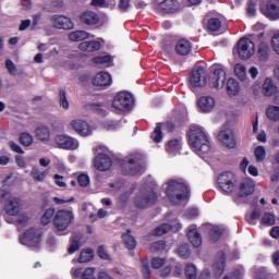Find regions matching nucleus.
<instances>
[{
	"instance_id": "1",
	"label": "nucleus",
	"mask_w": 279,
	"mask_h": 279,
	"mask_svg": "<svg viewBox=\"0 0 279 279\" xmlns=\"http://www.w3.org/2000/svg\"><path fill=\"white\" fill-rule=\"evenodd\" d=\"M189 145L201 158H208L210 156V137H208V134H206L202 126L194 124L190 128Z\"/></svg>"
},
{
	"instance_id": "2",
	"label": "nucleus",
	"mask_w": 279,
	"mask_h": 279,
	"mask_svg": "<svg viewBox=\"0 0 279 279\" xmlns=\"http://www.w3.org/2000/svg\"><path fill=\"white\" fill-rule=\"evenodd\" d=\"M166 195L174 206L189 199V184L183 179H171L165 184Z\"/></svg>"
},
{
	"instance_id": "3",
	"label": "nucleus",
	"mask_w": 279,
	"mask_h": 279,
	"mask_svg": "<svg viewBox=\"0 0 279 279\" xmlns=\"http://www.w3.org/2000/svg\"><path fill=\"white\" fill-rule=\"evenodd\" d=\"M145 172V161L142 155H133L126 159V167L123 169L124 175H141Z\"/></svg>"
},
{
	"instance_id": "4",
	"label": "nucleus",
	"mask_w": 279,
	"mask_h": 279,
	"mask_svg": "<svg viewBox=\"0 0 279 279\" xmlns=\"http://www.w3.org/2000/svg\"><path fill=\"white\" fill-rule=\"evenodd\" d=\"M132 106H134V96L128 92L118 93L112 101V108L117 112H128L132 110Z\"/></svg>"
},
{
	"instance_id": "5",
	"label": "nucleus",
	"mask_w": 279,
	"mask_h": 279,
	"mask_svg": "<svg viewBox=\"0 0 279 279\" xmlns=\"http://www.w3.org/2000/svg\"><path fill=\"white\" fill-rule=\"evenodd\" d=\"M217 182L222 193L230 195V193L236 192V175H234L231 171L219 174Z\"/></svg>"
},
{
	"instance_id": "6",
	"label": "nucleus",
	"mask_w": 279,
	"mask_h": 279,
	"mask_svg": "<svg viewBox=\"0 0 279 279\" xmlns=\"http://www.w3.org/2000/svg\"><path fill=\"white\" fill-rule=\"evenodd\" d=\"M158 199V195L154 190H142L135 197V205L137 208H149V206H154L156 201Z\"/></svg>"
},
{
	"instance_id": "7",
	"label": "nucleus",
	"mask_w": 279,
	"mask_h": 279,
	"mask_svg": "<svg viewBox=\"0 0 279 279\" xmlns=\"http://www.w3.org/2000/svg\"><path fill=\"white\" fill-rule=\"evenodd\" d=\"M256 53L254 41L247 37H243L238 41V56L241 60H250Z\"/></svg>"
},
{
	"instance_id": "8",
	"label": "nucleus",
	"mask_w": 279,
	"mask_h": 279,
	"mask_svg": "<svg viewBox=\"0 0 279 279\" xmlns=\"http://www.w3.org/2000/svg\"><path fill=\"white\" fill-rule=\"evenodd\" d=\"M40 236V230L32 228L20 236V243L21 245H26V247H38Z\"/></svg>"
},
{
	"instance_id": "9",
	"label": "nucleus",
	"mask_w": 279,
	"mask_h": 279,
	"mask_svg": "<svg viewBox=\"0 0 279 279\" xmlns=\"http://www.w3.org/2000/svg\"><path fill=\"white\" fill-rule=\"evenodd\" d=\"M52 223L58 232H64L69 228V223H71V211L64 209L57 211Z\"/></svg>"
},
{
	"instance_id": "10",
	"label": "nucleus",
	"mask_w": 279,
	"mask_h": 279,
	"mask_svg": "<svg viewBox=\"0 0 279 279\" xmlns=\"http://www.w3.org/2000/svg\"><path fill=\"white\" fill-rule=\"evenodd\" d=\"M256 189V184L254 183V180L247 178L243 179L239 186H236L234 194L238 195V197H247L248 195H252Z\"/></svg>"
},
{
	"instance_id": "11",
	"label": "nucleus",
	"mask_w": 279,
	"mask_h": 279,
	"mask_svg": "<svg viewBox=\"0 0 279 279\" xmlns=\"http://www.w3.org/2000/svg\"><path fill=\"white\" fill-rule=\"evenodd\" d=\"M155 8L160 12L173 14L180 10V2L178 0H156Z\"/></svg>"
},
{
	"instance_id": "12",
	"label": "nucleus",
	"mask_w": 279,
	"mask_h": 279,
	"mask_svg": "<svg viewBox=\"0 0 279 279\" xmlns=\"http://www.w3.org/2000/svg\"><path fill=\"white\" fill-rule=\"evenodd\" d=\"M260 12L270 21H278L279 19V5L274 1H268L260 5Z\"/></svg>"
},
{
	"instance_id": "13",
	"label": "nucleus",
	"mask_w": 279,
	"mask_h": 279,
	"mask_svg": "<svg viewBox=\"0 0 279 279\" xmlns=\"http://www.w3.org/2000/svg\"><path fill=\"white\" fill-rule=\"evenodd\" d=\"M190 84L193 88L206 86V70L204 68L193 70L190 77Z\"/></svg>"
},
{
	"instance_id": "14",
	"label": "nucleus",
	"mask_w": 279,
	"mask_h": 279,
	"mask_svg": "<svg viewBox=\"0 0 279 279\" xmlns=\"http://www.w3.org/2000/svg\"><path fill=\"white\" fill-rule=\"evenodd\" d=\"M228 77L226 76V70L218 68L214 71L210 78V86L213 88H217V90H221L226 86V81Z\"/></svg>"
},
{
	"instance_id": "15",
	"label": "nucleus",
	"mask_w": 279,
	"mask_h": 279,
	"mask_svg": "<svg viewBox=\"0 0 279 279\" xmlns=\"http://www.w3.org/2000/svg\"><path fill=\"white\" fill-rule=\"evenodd\" d=\"M22 206L23 204H21V199L13 197L4 205V211L9 217H16V215L21 213Z\"/></svg>"
},
{
	"instance_id": "16",
	"label": "nucleus",
	"mask_w": 279,
	"mask_h": 279,
	"mask_svg": "<svg viewBox=\"0 0 279 279\" xmlns=\"http://www.w3.org/2000/svg\"><path fill=\"white\" fill-rule=\"evenodd\" d=\"M218 141L225 145V147H228L229 149H234L236 146V140H234V133L232 131H220L218 134Z\"/></svg>"
},
{
	"instance_id": "17",
	"label": "nucleus",
	"mask_w": 279,
	"mask_h": 279,
	"mask_svg": "<svg viewBox=\"0 0 279 279\" xmlns=\"http://www.w3.org/2000/svg\"><path fill=\"white\" fill-rule=\"evenodd\" d=\"M72 128L76 134H80V136H90V134H93L90 125L83 120H74L72 122Z\"/></svg>"
},
{
	"instance_id": "18",
	"label": "nucleus",
	"mask_w": 279,
	"mask_h": 279,
	"mask_svg": "<svg viewBox=\"0 0 279 279\" xmlns=\"http://www.w3.org/2000/svg\"><path fill=\"white\" fill-rule=\"evenodd\" d=\"M94 165L98 171H108L112 167V159L108 155L99 154L96 156Z\"/></svg>"
},
{
	"instance_id": "19",
	"label": "nucleus",
	"mask_w": 279,
	"mask_h": 279,
	"mask_svg": "<svg viewBox=\"0 0 279 279\" xmlns=\"http://www.w3.org/2000/svg\"><path fill=\"white\" fill-rule=\"evenodd\" d=\"M197 106L201 112H213L216 101L213 96H202L197 101Z\"/></svg>"
},
{
	"instance_id": "20",
	"label": "nucleus",
	"mask_w": 279,
	"mask_h": 279,
	"mask_svg": "<svg viewBox=\"0 0 279 279\" xmlns=\"http://www.w3.org/2000/svg\"><path fill=\"white\" fill-rule=\"evenodd\" d=\"M94 86H99L100 88H108L112 84V76L106 72H99L95 75L93 80Z\"/></svg>"
},
{
	"instance_id": "21",
	"label": "nucleus",
	"mask_w": 279,
	"mask_h": 279,
	"mask_svg": "<svg viewBox=\"0 0 279 279\" xmlns=\"http://www.w3.org/2000/svg\"><path fill=\"white\" fill-rule=\"evenodd\" d=\"M187 239L193 247H201L202 246V234L197 231V227L192 225L187 229Z\"/></svg>"
},
{
	"instance_id": "22",
	"label": "nucleus",
	"mask_w": 279,
	"mask_h": 279,
	"mask_svg": "<svg viewBox=\"0 0 279 279\" xmlns=\"http://www.w3.org/2000/svg\"><path fill=\"white\" fill-rule=\"evenodd\" d=\"M169 230H182V225L178 220H174V223L172 225H169V223L160 225L154 230V235L162 236V234H167Z\"/></svg>"
},
{
	"instance_id": "23",
	"label": "nucleus",
	"mask_w": 279,
	"mask_h": 279,
	"mask_svg": "<svg viewBox=\"0 0 279 279\" xmlns=\"http://www.w3.org/2000/svg\"><path fill=\"white\" fill-rule=\"evenodd\" d=\"M51 23L57 29H70L71 19L63 15H52Z\"/></svg>"
},
{
	"instance_id": "24",
	"label": "nucleus",
	"mask_w": 279,
	"mask_h": 279,
	"mask_svg": "<svg viewBox=\"0 0 279 279\" xmlns=\"http://www.w3.org/2000/svg\"><path fill=\"white\" fill-rule=\"evenodd\" d=\"M262 92L266 97H271L278 93V86L274 83L271 78H266L262 85Z\"/></svg>"
},
{
	"instance_id": "25",
	"label": "nucleus",
	"mask_w": 279,
	"mask_h": 279,
	"mask_svg": "<svg viewBox=\"0 0 279 279\" xmlns=\"http://www.w3.org/2000/svg\"><path fill=\"white\" fill-rule=\"evenodd\" d=\"M35 138L43 143H47L49 138H51V131H49V128L45 125H39L35 129Z\"/></svg>"
},
{
	"instance_id": "26",
	"label": "nucleus",
	"mask_w": 279,
	"mask_h": 279,
	"mask_svg": "<svg viewBox=\"0 0 279 279\" xmlns=\"http://www.w3.org/2000/svg\"><path fill=\"white\" fill-rule=\"evenodd\" d=\"M191 49H193V46L191 45V41L186 39H180L177 43L175 51L179 56H189V53H191Z\"/></svg>"
},
{
	"instance_id": "27",
	"label": "nucleus",
	"mask_w": 279,
	"mask_h": 279,
	"mask_svg": "<svg viewBox=\"0 0 279 279\" xmlns=\"http://www.w3.org/2000/svg\"><path fill=\"white\" fill-rule=\"evenodd\" d=\"M7 223H14L17 227H25L27 226V221H29V216L27 213L17 214L16 218L10 219V216L5 217Z\"/></svg>"
},
{
	"instance_id": "28",
	"label": "nucleus",
	"mask_w": 279,
	"mask_h": 279,
	"mask_svg": "<svg viewBox=\"0 0 279 279\" xmlns=\"http://www.w3.org/2000/svg\"><path fill=\"white\" fill-rule=\"evenodd\" d=\"M73 279H97L95 268L76 269L73 274Z\"/></svg>"
},
{
	"instance_id": "29",
	"label": "nucleus",
	"mask_w": 279,
	"mask_h": 279,
	"mask_svg": "<svg viewBox=\"0 0 279 279\" xmlns=\"http://www.w3.org/2000/svg\"><path fill=\"white\" fill-rule=\"evenodd\" d=\"M81 21L85 25H97L99 23V15L93 11H86L81 15Z\"/></svg>"
},
{
	"instance_id": "30",
	"label": "nucleus",
	"mask_w": 279,
	"mask_h": 279,
	"mask_svg": "<svg viewBox=\"0 0 279 279\" xmlns=\"http://www.w3.org/2000/svg\"><path fill=\"white\" fill-rule=\"evenodd\" d=\"M180 149H182V142L180 140H171L166 145V151L170 156L180 154Z\"/></svg>"
},
{
	"instance_id": "31",
	"label": "nucleus",
	"mask_w": 279,
	"mask_h": 279,
	"mask_svg": "<svg viewBox=\"0 0 279 279\" xmlns=\"http://www.w3.org/2000/svg\"><path fill=\"white\" fill-rule=\"evenodd\" d=\"M78 49L93 53V51H99L101 49V44L99 41H83L78 45Z\"/></svg>"
},
{
	"instance_id": "32",
	"label": "nucleus",
	"mask_w": 279,
	"mask_h": 279,
	"mask_svg": "<svg viewBox=\"0 0 279 279\" xmlns=\"http://www.w3.org/2000/svg\"><path fill=\"white\" fill-rule=\"evenodd\" d=\"M240 90H241V86H239V82L236 80L229 78L227 81V93L229 97H236Z\"/></svg>"
},
{
	"instance_id": "33",
	"label": "nucleus",
	"mask_w": 279,
	"mask_h": 279,
	"mask_svg": "<svg viewBox=\"0 0 279 279\" xmlns=\"http://www.w3.org/2000/svg\"><path fill=\"white\" fill-rule=\"evenodd\" d=\"M257 58L260 62H265L269 58V44L260 43L257 51Z\"/></svg>"
},
{
	"instance_id": "34",
	"label": "nucleus",
	"mask_w": 279,
	"mask_h": 279,
	"mask_svg": "<svg viewBox=\"0 0 279 279\" xmlns=\"http://www.w3.org/2000/svg\"><path fill=\"white\" fill-rule=\"evenodd\" d=\"M60 149H71V137L66 135H57L54 138Z\"/></svg>"
},
{
	"instance_id": "35",
	"label": "nucleus",
	"mask_w": 279,
	"mask_h": 279,
	"mask_svg": "<svg viewBox=\"0 0 279 279\" xmlns=\"http://www.w3.org/2000/svg\"><path fill=\"white\" fill-rule=\"evenodd\" d=\"M223 269H226V255L221 253L219 260L216 264H214L215 275L219 278L220 276H222Z\"/></svg>"
},
{
	"instance_id": "36",
	"label": "nucleus",
	"mask_w": 279,
	"mask_h": 279,
	"mask_svg": "<svg viewBox=\"0 0 279 279\" xmlns=\"http://www.w3.org/2000/svg\"><path fill=\"white\" fill-rule=\"evenodd\" d=\"M95 258V252L92 248H84L78 257V263H90Z\"/></svg>"
},
{
	"instance_id": "37",
	"label": "nucleus",
	"mask_w": 279,
	"mask_h": 279,
	"mask_svg": "<svg viewBox=\"0 0 279 279\" xmlns=\"http://www.w3.org/2000/svg\"><path fill=\"white\" fill-rule=\"evenodd\" d=\"M31 175L35 182H43L47 178V171H40L38 167L34 166L32 168Z\"/></svg>"
},
{
	"instance_id": "38",
	"label": "nucleus",
	"mask_w": 279,
	"mask_h": 279,
	"mask_svg": "<svg viewBox=\"0 0 279 279\" xmlns=\"http://www.w3.org/2000/svg\"><path fill=\"white\" fill-rule=\"evenodd\" d=\"M234 74L241 82H245L247 80V70L245 69V65L238 63L234 65Z\"/></svg>"
},
{
	"instance_id": "39",
	"label": "nucleus",
	"mask_w": 279,
	"mask_h": 279,
	"mask_svg": "<svg viewBox=\"0 0 279 279\" xmlns=\"http://www.w3.org/2000/svg\"><path fill=\"white\" fill-rule=\"evenodd\" d=\"M266 117L270 121H279V107L278 106H269L266 110Z\"/></svg>"
},
{
	"instance_id": "40",
	"label": "nucleus",
	"mask_w": 279,
	"mask_h": 279,
	"mask_svg": "<svg viewBox=\"0 0 279 279\" xmlns=\"http://www.w3.org/2000/svg\"><path fill=\"white\" fill-rule=\"evenodd\" d=\"M122 239H123L124 245L128 250L136 248V240L134 239V236H132V234H130V231H128V233H124L122 235Z\"/></svg>"
},
{
	"instance_id": "41",
	"label": "nucleus",
	"mask_w": 279,
	"mask_h": 279,
	"mask_svg": "<svg viewBox=\"0 0 279 279\" xmlns=\"http://www.w3.org/2000/svg\"><path fill=\"white\" fill-rule=\"evenodd\" d=\"M88 33L86 31H75L71 33L72 43H80V40H86L88 38Z\"/></svg>"
},
{
	"instance_id": "42",
	"label": "nucleus",
	"mask_w": 279,
	"mask_h": 279,
	"mask_svg": "<svg viewBox=\"0 0 279 279\" xmlns=\"http://www.w3.org/2000/svg\"><path fill=\"white\" fill-rule=\"evenodd\" d=\"M53 215H56L54 208H48L41 216V223L43 226H48V223H51V220L53 219Z\"/></svg>"
},
{
	"instance_id": "43",
	"label": "nucleus",
	"mask_w": 279,
	"mask_h": 279,
	"mask_svg": "<svg viewBox=\"0 0 279 279\" xmlns=\"http://www.w3.org/2000/svg\"><path fill=\"white\" fill-rule=\"evenodd\" d=\"M82 239H83V235L81 233L73 236L72 243H71V253L72 254H73V252H77V250H80V247L84 244Z\"/></svg>"
},
{
	"instance_id": "44",
	"label": "nucleus",
	"mask_w": 279,
	"mask_h": 279,
	"mask_svg": "<svg viewBox=\"0 0 279 279\" xmlns=\"http://www.w3.org/2000/svg\"><path fill=\"white\" fill-rule=\"evenodd\" d=\"M262 223L264 226H275L276 225V216L272 213H265L262 217Z\"/></svg>"
},
{
	"instance_id": "45",
	"label": "nucleus",
	"mask_w": 279,
	"mask_h": 279,
	"mask_svg": "<svg viewBox=\"0 0 279 279\" xmlns=\"http://www.w3.org/2000/svg\"><path fill=\"white\" fill-rule=\"evenodd\" d=\"M254 156L257 162H263V160H265L267 157V150L265 149V146H257L254 150Z\"/></svg>"
},
{
	"instance_id": "46",
	"label": "nucleus",
	"mask_w": 279,
	"mask_h": 279,
	"mask_svg": "<svg viewBox=\"0 0 279 279\" xmlns=\"http://www.w3.org/2000/svg\"><path fill=\"white\" fill-rule=\"evenodd\" d=\"M185 278L197 279V267L193 264H187L185 266Z\"/></svg>"
},
{
	"instance_id": "47",
	"label": "nucleus",
	"mask_w": 279,
	"mask_h": 279,
	"mask_svg": "<svg viewBox=\"0 0 279 279\" xmlns=\"http://www.w3.org/2000/svg\"><path fill=\"white\" fill-rule=\"evenodd\" d=\"M95 64H104L105 66H111L112 65V57L110 56H100L94 58Z\"/></svg>"
},
{
	"instance_id": "48",
	"label": "nucleus",
	"mask_w": 279,
	"mask_h": 279,
	"mask_svg": "<svg viewBox=\"0 0 279 279\" xmlns=\"http://www.w3.org/2000/svg\"><path fill=\"white\" fill-rule=\"evenodd\" d=\"M150 138H153L155 143H160V141H162V124H157L155 131L150 135Z\"/></svg>"
},
{
	"instance_id": "49",
	"label": "nucleus",
	"mask_w": 279,
	"mask_h": 279,
	"mask_svg": "<svg viewBox=\"0 0 279 279\" xmlns=\"http://www.w3.org/2000/svg\"><path fill=\"white\" fill-rule=\"evenodd\" d=\"M20 143L24 145V147H29L32 143H34V137L32 134L24 132L20 135Z\"/></svg>"
},
{
	"instance_id": "50",
	"label": "nucleus",
	"mask_w": 279,
	"mask_h": 279,
	"mask_svg": "<svg viewBox=\"0 0 279 279\" xmlns=\"http://www.w3.org/2000/svg\"><path fill=\"white\" fill-rule=\"evenodd\" d=\"M207 27L210 32H218L221 28V20L213 17L208 21Z\"/></svg>"
},
{
	"instance_id": "51",
	"label": "nucleus",
	"mask_w": 279,
	"mask_h": 279,
	"mask_svg": "<svg viewBox=\"0 0 279 279\" xmlns=\"http://www.w3.org/2000/svg\"><path fill=\"white\" fill-rule=\"evenodd\" d=\"M178 254L181 258H189V256H191V248H189V244L180 245Z\"/></svg>"
},
{
	"instance_id": "52",
	"label": "nucleus",
	"mask_w": 279,
	"mask_h": 279,
	"mask_svg": "<svg viewBox=\"0 0 279 279\" xmlns=\"http://www.w3.org/2000/svg\"><path fill=\"white\" fill-rule=\"evenodd\" d=\"M167 265V259L162 257H155L151 259L153 269H160V267Z\"/></svg>"
},
{
	"instance_id": "53",
	"label": "nucleus",
	"mask_w": 279,
	"mask_h": 279,
	"mask_svg": "<svg viewBox=\"0 0 279 279\" xmlns=\"http://www.w3.org/2000/svg\"><path fill=\"white\" fill-rule=\"evenodd\" d=\"M165 247H167V245L165 244V241H158L151 244L150 251L158 254L162 252Z\"/></svg>"
},
{
	"instance_id": "54",
	"label": "nucleus",
	"mask_w": 279,
	"mask_h": 279,
	"mask_svg": "<svg viewBox=\"0 0 279 279\" xmlns=\"http://www.w3.org/2000/svg\"><path fill=\"white\" fill-rule=\"evenodd\" d=\"M97 255L99 258H102V260H110V255L108 254V251H106L105 245H100L97 250Z\"/></svg>"
},
{
	"instance_id": "55",
	"label": "nucleus",
	"mask_w": 279,
	"mask_h": 279,
	"mask_svg": "<svg viewBox=\"0 0 279 279\" xmlns=\"http://www.w3.org/2000/svg\"><path fill=\"white\" fill-rule=\"evenodd\" d=\"M142 274L145 279H149V276H151V269H149V263L146 260H142Z\"/></svg>"
},
{
	"instance_id": "56",
	"label": "nucleus",
	"mask_w": 279,
	"mask_h": 279,
	"mask_svg": "<svg viewBox=\"0 0 279 279\" xmlns=\"http://www.w3.org/2000/svg\"><path fill=\"white\" fill-rule=\"evenodd\" d=\"M221 234H223V229L220 227H214L211 230V240L219 241Z\"/></svg>"
},
{
	"instance_id": "57",
	"label": "nucleus",
	"mask_w": 279,
	"mask_h": 279,
	"mask_svg": "<svg viewBox=\"0 0 279 279\" xmlns=\"http://www.w3.org/2000/svg\"><path fill=\"white\" fill-rule=\"evenodd\" d=\"M5 69L10 73V75H16V64L10 59L5 61Z\"/></svg>"
},
{
	"instance_id": "58",
	"label": "nucleus",
	"mask_w": 279,
	"mask_h": 279,
	"mask_svg": "<svg viewBox=\"0 0 279 279\" xmlns=\"http://www.w3.org/2000/svg\"><path fill=\"white\" fill-rule=\"evenodd\" d=\"M60 105L64 110H69V100L66 99V92L60 90Z\"/></svg>"
},
{
	"instance_id": "59",
	"label": "nucleus",
	"mask_w": 279,
	"mask_h": 279,
	"mask_svg": "<svg viewBox=\"0 0 279 279\" xmlns=\"http://www.w3.org/2000/svg\"><path fill=\"white\" fill-rule=\"evenodd\" d=\"M77 182L80 184V186H87L88 184H90V178H88L87 174H81L77 177Z\"/></svg>"
},
{
	"instance_id": "60",
	"label": "nucleus",
	"mask_w": 279,
	"mask_h": 279,
	"mask_svg": "<svg viewBox=\"0 0 279 279\" xmlns=\"http://www.w3.org/2000/svg\"><path fill=\"white\" fill-rule=\"evenodd\" d=\"M195 217H199V210L197 208H190L185 211L186 219H195Z\"/></svg>"
},
{
	"instance_id": "61",
	"label": "nucleus",
	"mask_w": 279,
	"mask_h": 279,
	"mask_svg": "<svg viewBox=\"0 0 279 279\" xmlns=\"http://www.w3.org/2000/svg\"><path fill=\"white\" fill-rule=\"evenodd\" d=\"M9 147L12 151H14L15 154H25V151L23 150V148H21V146L19 144H16L13 141L9 142Z\"/></svg>"
},
{
	"instance_id": "62",
	"label": "nucleus",
	"mask_w": 279,
	"mask_h": 279,
	"mask_svg": "<svg viewBox=\"0 0 279 279\" xmlns=\"http://www.w3.org/2000/svg\"><path fill=\"white\" fill-rule=\"evenodd\" d=\"M271 46L274 51L279 56V33L275 34L271 39Z\"/></svg>"
},
{
	"instance_id": "63",
	"label": "nucleus",
	"mask_w": 279,
	"mask_h": 279,
	"mask_svg": "<svg viewBox=\"0 0 279 279\" xmlns=\"http://www.w3.org/2000/svg\"><path fill=\"white\" fill-rule=\"evenodd\" d=\"M105 130L111 132L112 130H119V122L108 121L104 124Z\"/></svg>"
},
{
	"instance_id": "64",
	"label": "nucleus",
	"mask_w": 279,
	"mask_h": 279,
	"mask_svg": "<svg viewBox=\"0 0 279 279\" xmlns=\"http://www.w3.org/2000/svg\"><path fill=\"white\" fill-rule=\"evenodd\" d=\"M243 278V271L235 270L232 275L226 276L223 279H241Z\"/></svg>"
}]
</instances>
